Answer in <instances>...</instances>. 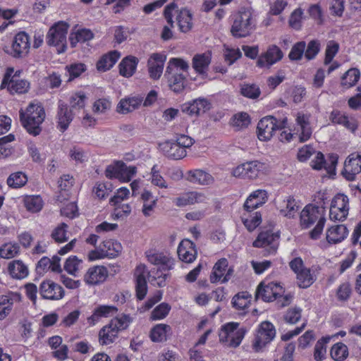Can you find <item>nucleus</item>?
I'll use <instances>...</instances> for the list:
<instances>
[{
  "label": "nucleus",
  "mask_w": 361,
  "mask_h": 361,
  "mask_svg": "<svg viewBox=\"0 0 361 361\" xmlns=\"http://www.w3.org/2000/svg\"><path fill=\"white\" fill-rule=\"evenodd\" d=\"M20 121L27 132L34 136L40 134L42 124L44 122L46 113L43 106L37 102H30L25 110L19 111Z\"/></svg>",
  "instance_id": "obj_1"
},
{
  "label": "nucleus",
  "mask_w": 361,
  "mask_h": 361,
  "mask_svg": "<svg viewBox=\"0 0 361 361\" xmlns=\"http://www.w3.org/2000/svg\"><path fill=\"white\" fill-rule=\"evenodd\" d=\"M164 16L171 27H173L176 23L180 32L187 33L193 27L192 11L186 7L178 8L177 4L174 2L164 8Z\"/></svg>",
  "instance_id": "obj_2"
},
{
  "label": "nucleus",
  "mask_w": 361,
  "mask_h": 361,
  "mask_svg": "<svg viewBox=\"0 0 361 361\" xmlns=\"http://www.w3.org/2000/svg\"><path fill=\"white\" fill-rule=\"evenodd\" d=\"M317 221V224L310 233L312 239H317L322 233L326 222V218L318 207L308 204L300 213V224L303 228H309Z\"/></svg>",
  "instance_id": "obj_3"
},
{
  "label": "nucleus",
  "mask_w": 361,
  "mask_h": 361,
  "mask_svg": "<svg viewBox=\"0 0 361 361\" xmlns=\"http://www.w3.org/2000/svg\"><path fill=\"white\" fill-rule=\"evenodd\" d=\"M131 322V317L127 314H122L112 319L108 324L103 326L99 331V343L105 345L112 343L117 338L118 332L127 329Z\"/></svg>",
  "instance_id": "obj_4"
},
{
  "label": "nucleus",
  "mask_w": 361,
  "mask_h": 361,
  "mask_svg": "<svg viewBox=\"0 0 361 361\" xmlns=\"http://www.w3.org/2000/svg\"><path fill=\"white\" fill-rule=\"evenodd\" d=\"M255 26L252 11L242 8L234 16L231 32L235 37H245L250 34Z\"/></svg>",
  "instance_id": "obj_5"
},
{
  "label": "nucleus",
  "mask_w": 361,
  "mask_h": 361,
  "mask_svg": "<svg viewBox=\"0 0 361 361\" xmlns=\"http://www.w3.org/2000/svg\"><path fill=\"white\" fill-rule=\"evenodd\" d=\"M247 333L245 327H240L238 322H228L223 325L219 332V341L224 345L236 348L239 346Z\"/></svg>",
  "instance_id": "obj_6"
},
{
  "label": "nucleus",
  "mask_w": 361,
  "mask_h": 361,
  "mask_svg": "<svg viewBox=\"0 0 361 361\" xmlns=\"http://www.w3.org/2000/svg\"><path fill=\"white\" fill-rule=\"evenodd\" d=\"M69 25L67 23L59 21L50 27L47 42L49 46L56 47L58 54L63 53L67 48L66 37Z\"/></svg>",
  "instance_id": "obj_7"
},
{
  "label": "nucleus",
  "mask_w": 361,
  "mask_h": 361,
  "mask_svg": "<svg viewBox=\"0 0 361 361\" xmlns=\"http://www.w3.org/2000/svg\"><path fill=\"white\" fill-rule=\"evenodd\" d=\"M287 123V118L278 121L275 117L269 116L262 118L257 124V137L261 141L269 140L277 129L285 127Z\"/></svg>",
  "instance_id": "obj_8"
},
{
  "label": "nucleus",
  "mask_w": 361,
  "mask_h": 361,
  "mask_svg": "<svg viewBox=\"0 0 361 361\" xmlns=\"http://www.w3.org/2000/svg\"><path fill=\"white\" fill-rule=\"evenodd\" d=\"M267 171V166L265 163L259 161H251L235 167L233 170V175L235 177L255 179L264 174Z\"/></svg>",
  "instance_id": "obj_9"
},
{
  "label": "nucleus",
  "mask_w": 361,
  "mask_h": 361,
  "mask_svg": "<svg viewBox=\"0 0 361 361\" xmlns=\"http://www.w3.org/2000/svg\"><path fill=\"white\" fill-rule=\"evenodd\" d=\"M283 293L284 288L281 283L265 279L259 284L256 291V298H261L265 302H271L281 296Z\"/></svg>",
  "instance_id": "obj_10"
},
{
  "label": "nucleus",
  "mask_w": 361,
  "mask_h": 361,
  "mask_svg": "<svg viewBox=\"0 0 361 361\" xmlns=\"http://www.w3.org/2000/svg\"><path fill=\"white\" fill-rule=\"evenodd\" d=\"M349 199L347 195L338 193L331 202L329 218L334 221H343L349 212Z\"/></svg>",
  "instance_id": "obj_11"
},
{
  "label": "nucleus",
  "mask_w": 361,
  "mask_h": 361,
  "mask_svg": "<svg viewBox=\"0 0 361 361\" xmlns=\"http://www.w3.org/2000/svg\"><path fill=\"white\" fill-rule=\"evenodd\" d=\"M13 68H8L1 84V89L6 88L13 94H24L30 89V82L26 80L19 79L13 75Z\"/></svg>",
  "instance_id": "obj_12"
},
{
  "label": "nucleus",
  "mask_w": 361,
  "mask_h": 361,
  "mask_svg": "<svg viewBox=\"0 0 361 361\" xmlns=\"http://www.w3.org/2000/svg\"><path fill=\"white\" fill-rule=\"evenodd\" d=\"M276 336V329L274 324L265 321L259 326L255 341L252 344L256 352L260 351L267 344L271 342Z\"/></svg>",
  "instance_id": "obj_13"
},
{
  "label": "nucleus",
  "mask_w": 361,
  "mask_h": 361,
  "mask_svg": "<svg viewBox=\"0 0 361 361\" xmlns=\"http://www.w3.org/2000/svg\"><path fill=\"white\" fill-rule=\"evenodd\" d=\"M279 235L271 231H261L252 245L255 247H263L265 249L264 255L275 254L279 246Z\"/></svg>",
  "instance_id": "obj_14"
},
{
  "label": "nucleus",
  "mask_w": 361,
  "mask_h": 361,
  "mask_svg": "<svg viewBox=\"0 0 361 361\" xmlns=\"http://www.w3.org/2000/svg\"><path fill=\"white\" fill-rule=\"evenodd\" d=\"M283 56V54L281 49L278 46L271 44L258 56L257 66L270 68L273 65L280 61Z\"/></svg>",
  "instance_id": "obj_15"
},
{
  "label": "nucleus",
  "mask_w": 361,
  "mask_h": 361,
  "mask_svg": "<svg viewBox=\"0 0 361 361\" xmlns=\"http://www.w3.org/2000/svg\"><path fill=\"white\" fill-rule=\"evenodd\" d=\"M233 273L232 268H228V262L226 258L219 259L214 265L209 280L212 283H226L229 281Z\"/></svg>",
  "instance_id": "obj_16"
},
{
  "label": "nucleus",
  "mask_w": 361,
  "mask_h": 361,
  "mask_svg": "<svg viewBox=\"0 0 361 361\" xmlns=\"http://www.w3.org/2000/svg\"><path fill=\"white\" fill-rule=\"evenodd\" d=\"M30 48L29 35L25 32H20L14 37L10 53L15 58H23L28 54Z\"/></svg>",
  "instance_id": "obj_17"
},
{
  "label": "nucleus",
  "mask_w": 361,
  "mask_h": 361,
  "mask_svg": "<svg viewBox=\"0 0 361 361\" xmlns=\"http://www.w3.org/2000/svg\"><path fill=\"white\" fill-rule=\"evenodd\" d=\"M39 293L44 299L50 300H59L65 295L63 288L51 280L43 281L40 284Z\"/></svg>",
  "instance_id": "obj_18"
},
{
  "label": "nucleus",
  "mask_w": 361,
  "mask_h": 361,
  "mask_svg": "<svg viewBox=\"0 0 361 361\" xmlns=\"http://www.w3.org/2000/svg\"><path fill=\"white\" fill-rule=\"evenodd\" d=\"M147 261L154 265L159 266L164 271L173 269L174 259L164 252L149 250L145 252Z\"/></svg>",
  "instance_id": "obj_19"
},
{
  "label": "nucleus",
  "mask_w": 361,
  "mask_h": 361,
  "mask_svg": "<svg viewBox=\"0 0 361 361\" xmlns=\"http://www.w3.org/2000/svg\"><path fill=\"white\" fill-rule=\"evenodd\" d=\"M360 172L361 153H353L346 159L342 173L348 180H354Z\"/></svg>",
  "instance_id": "obj_20"
},
{
  "label": "nucleus",
  "mask_w": 361,
  "mask_h": 361,
  "mask_svg": "<svg viewBox=\"0 0 361 361\" xmlns=\"http://www.w3.org/2000/svg\"><path fill=\"white\" fill-rule=\"evenodd\" d=\"M109 276L106 267L95 265L90 267L84 275V281L89 286H97L104 283Z\"/></svg>",
  "instance_id": "obj_21"
},
{
  "label": "nucleus",
  "mask_w": 361,
  "mask_h": 361,
  "mask_svg": "<svg viewBox=\"0 0 361 361\" xmlns=\"http://www.w3.org/2000/svg\"><path fill=\"white\" fill-rule=\"evenodd\" d=\"M310 116L302 112H298L296 116V126L295 130L298 135L300 142H304L308 140L312 134V128L310 123Z\"/></svg>",
  "instance_id": "obj_22"
},
{
  "label": "nucleus",
  "mask_w": 361,
  "mask_h": 361,
  "mask_svg": "<svg viewBox=\"0 0 361 361\" xmlns=\"http://www.w3.org/2000/svg\"><path fill=\"white\" fill-rule=\"evenodd\" d=\"M210 109V102L203 97H199L190 102H185L181 106L182 111L190 116L200 115Z\"/></svg>",
  "instance_id": "obj_23"
},
{
  "label": "nucleus",
  "mask_w": 361,
  "mask_h": 361,
  "mask_svg": "<svg viewBox=\"0 0 361 361\" xmlns=\"http://www.w3.org/2000/svg\"><path fill=\"white\" fill-rule=\"evenodd\" d=\"M148 270L147 267L140 264L137 266L135 270L136 296L138 300H142L147 293V279Z\"/></svg>",
  "instance_id": "obj_24"
},
{
  "label": "nucleus",
  "mask_w": 361,
  "mask_h": 361,
  "mask_svg": "<svg viewBox=\"0 0 361 361\" xmlns=\"http://www.w3.org/2000/svg\"><path fill=\"white\" fill-rule=\"evenodd\" d=\"M207 199V197L203 192L188 191L181 193L174 199L173 202L178 207H184L195 204L205 203Z\"/></svg>",
  "instance_id": "obj_25"
},
{
  "label": "nucleus",
  "mask_w": 361,
  "mask_h": 361,
  "mask_svg": "<svg viewBox=\"0 0 361 361\" xmlns=\"http://www.w3.org/2000/svg\"><path fill=\"white\" fill-rule=\"evenodd\" d=\"M338 163V156L336 154H331L328 160L324 159V154L319 152L316 157L312 161V166L314 169L321 170L324 169L329 175L336 174V167Z\"/></svg>",
  "instance_id": "obj_26"
},
{
  "label": "nucleus",
  "mask_w": 361,
  "mask_h": 361,
  "mask_svg": "<svg viewBox=\"0 0 361 361\" xmlns=\"http://www.w3.org/2000/svg\"><path fill=\"white\" fill-rule=\"evenodd\" d=\"M118 311L114 305H99L94 307L92 315L87 317V321L90 326L96 325L102 318L114 316Z\"/></svg>",
  "instance_id": "obj_27"
},
{
  "label": "nucleus",
  "mask_w": 361,
  "mask_h": 361,
  "mask_svg": "<svg viewBox=\"0 0 361 361\" xmlns=\"http://www.w3.org/2000/svg\"><path fill=\"white\" fill-rule=\"evenodd\" d=\"M143 102L140 95H130L122 98L116 106V111L121 114H127L139 109Z\"/></svg>",
  "instance_id": "obj_28"
},
{
  "label": "nucleus",
  "mask_w": 361,
  "mask_h": 361,
  "mask_svg": "<svg viewBox=\"0 0 361 361\" xmlns=\"http://www.w3.org/2000/svg\"><path fill=\"white\" fill-rule=\"evenodd\" d=\"M329 119L332 123L342 126L353 133L357 128V122L354 117L348 116L338 109L331 111Z\"/></svg>",
  "instance_id": "obj_29"
},
{
  "label": "nucleus",
  "mask_w": 361,
  "mask_h": 361,
  "mask_svg": "<svg viewBox=\"0 0 361 361\" xmlns=\"http://www.w3.org/2000/svg\"><path fill=\"white\" fill-rule=\"evenodd\" d=\"M73 119V114L72 111L68 109L67 104L64 102L59 101L58 105L57 112V128L63 133L69 127L70 123Z\"/></svg>",
  "instance_id": "obj_30"
},
{
  "label": "nucleus",
  "mask_w": 361,
  "mask_h": 361,
  "mask_svg": "<svg viewBox=\"0 0 361 361\" xmlns=\"http://www.w3.org/2000/svg\"><path fill=\"white\" fill-rule=\"evenodd\" d=\"M166 59L164 54L159 53H155L150 56L148 60V67L149 75L152 79L157 80L161 77Z\"/></svg>",
  "instance_id": "obj_31"
},
{
  "label": "nucleus",
  "mask_w": 361,
  "mask_h": 361,
  "mask_svg": "<svg viewBox=\"0 0 361 361\" xmlns=\"http://www.w3.org/2000/svg\"><path fill=\"white\" fill-rule=\"evenodd\" d=\"M177 252L179 259L186 263L192 262L197 256L195 245L188 239H185L180 243Z\"/></svg>",
  "instance_id": "obj_32"
},
{
  "label": "nucleus",
  "mask_w": 361,
  "mask_h": 361,
  "mask_svg": "<svg viewBox=\"0 0 361 361\" xmlns=\"http://www.w3.org/2000/svg\"><path fill=\"white\" fill-rule=\"evenodd\" d=\"M267 199V192L265 190L258 189L247 197L244 203V209L246 212H252L264 204Z\"/></svg>",
  "instance_id": "obj_33"
},
{
  "label": "nucleus",
  "mask_w": 361,
  "mask_h": 361,
  "mask_svg": "<svg viewBox=\"0 0 361 361\" xmlns=\"http://www.w3.org/2000/svg\"><path fill=\"white\" fill-rule=\"evenodd\" d=\"M160 149L169 159L178 160L186 156V150L176 142L166 141L159 145Z\"/></svg>",
  "instance_id": "obj_34"
},
{
  "label": "nucleus",
  "mask_w": 361,
  "mask_h": 361,
  "mask_svg": "<svg viewBox=\"0 0 361 361\" xmlns=\"http://www.w3.org/2000/svg\"><path fill=\"white\" fill-rule=\"evenodd\" d=\"M60 261V257L56 255L53 256L51 259L43 257L38 262L36 271L39 274H44L49 270L53 272H60L61 271Z\"/></svg>",
  "instance_id": "obj_35"
},
{
  "label": "nucleus",
  "mask_w": 361,
  "mask_h": 361,
  "mask_svg": "<svg viewBox=\"0 0 361 361\" xmlns=\"http://www.w3.org/2000/svg\"><path fill=\"white\" fill-rule=\"evenodd\" d=\"M348 235V230L343 224L333 226L326 231V240L331 244L344 240Z\"/></svg>",
  "instance_id": "obj_36"
},
{
  "label": "nucleus",
  "mask_w": 361,
  "mask_h": 361,
  "mask_svg": "<svg viewBox=\"0 0 361 361\" xmlns=\"http://www.w3.org/2000/svg\"><path fill=\"white\" fill-rule=\"evenodd\" d=\"M142 202V212L145 216H150L157 204L158 198L152 192L145 189L140 195Z\"/></svg>",
  "instance_id": "obj_37"
},
{
  "label": "nucleus",
  "mask_w": 361,
  "mask_h": 361,
  "mask_svg": "<svg viewBox=\"0 0 361 361\" xmlns=\"http://www.w3.org/2000/svg\"><path fill=\"white\" fill-rule=\"evenodd\" d=\"M120 56V53L116 50L104 54L97 63V69L100 72L109 70L117 62Z\"/></svg>",
  "instance_id": "obj_38"
},
{
  "label": "nucleus",
  "mask_w": 361,
  "mask_h": 361,
  "mask_svg": "<svg viewBox=\"0 0 361 361\" xmlns=\"http://www.w3.org/2000/svg\"><path fill=\"white\" fill-rule=\"evenodd\" d=\"M187 180L199 185H209L213 182L212 175L201 169L189 171L187 173Z\"/></svg>",
  "instance_id": "obj_39"
},
{
  "label": "nucleus",
  "mask_w": 361,
  "mask_h": 361,
  "mask_svg": "<svg viewBox=\"0 0 361 361\" xmlns=\"http://www.w3.org/2000/svg\"><path fill=\"white\" fill-rule=\"evenodd\" d=\"M10 276L16 279H23L28 276L27 267L21 260H13L8 267Z\"/></svg>",
  "instance_id": "obj_40"
},
{
  "label": "nucleus",
  "mask_w": 361,
  "mask_h": 361,
  "mask_svg": "<svg viewBox=\"0 0 361 361\" xmlns=\"http://www.w3.org/2000/svg\"><path fill=\"white\" fill-rule=\"evenodd\" d=\"M166 75L171 90L175 92H180L184 89L185 77L182 73L166 71Z\"/></svg>",
  "instance_id": "obj_41"
},
{
  "label": "nucleus",
  "mask_w": 361,
  "mask_h": 361,
  "mask_svg": "<svg viewBox=\"0 0 361 361\" xmlns=\"http://www.w3.org/2000/svg\"><path fill=\"white\" fill-rule=\"evenodd\" d=\"M211 58L212 56L210 52L195 55L192 59L193 68L199 74L205 73L211 63Z\"/></svg>",
  "instance_id": "obj_42"
},
{
  "label": "nucleus",
  "mask_w": 361,
  "mask_h": 361,
  "mask_svg": "<svg viewBox=\"0 0 361 361\" xmlns=\"http://www.w3.org/2000/svg\"><path fill=\"white\" fill-rule=\"evenodd\" d=\"M300 209V205L292 197L284 200L279 206L280 214L286 217H294Z\"/></svg>",
  "instance_id": "obj_43"
},
{
  "label": "nucleus",
  "mask_w": 361,
  "mask_h": 361,
  "mask_svg": "<svg viewBox=\"0 0 361 361\" xmlns=\"http://www.w3.org/2000/svg\"><path fill=\"white\" fill-rule=\"evenodd\" d=\"M138 60L135 56H127L124 58L119 64L120 74L128 78L135 72Z\"/></svg>",
  "instance_id": "obj_44"
},
{
  "label": "nucleus",
  "mask_w": 361,
  "mask_h": 361,
  "mask_svg": "<svg viewBox=\"0 0 361 361\" xmlns=\"http://www.w3.org/2000/svg\"><path fill=\"white\" fill-rule=\"evenodd\" d=\"M252 299V295L247 291H242L233 296L232 298L233 307L238 310L245 311L248 308Z\"/></svg>",
  "instance_id": "obj_45"
},
{
  "label": "nucleus",
  "mask_w": 361,
  "mask_h": 361,
  "mask_svg": "<svg viewBox=\"0 0 361 361\" xmlns=\"http://www.w3.org/2000/svg\"><path fill=\"white\" fill-rule=\"evenodd\" d=\"M94 37L93 33L89 29H80L70 35L69 40L71 47H75L78 43H83L91 40Z\"/></svg>",
  "instance_id": "obj_46"
},
{
  "label": "nucleus",
  "mask_w": 361,
  "mask_h": 361,
  "mask_svg": "<svg viewBox=\"0 0 361 361\" xmlns=\"http://www.w3.org/2000/svg\"><path fill=\"white\" fill-rule=\"evenodd\" d=\"M330 336H323L318 340L314 348V359L315 361H324L326 357V345L331 341Z\"/></svg>",
  "instance_id": "obj_47"
},
{
  "label": "nucleus",
  "mask_w": 361,
  "mask_h": 361,
  "mask_svg": "<svg viewBox=\"0 0 361 361\" xmlns=\"http://www.w3.org/2000/svg\"><path fill=\"white\" fill-rule=\"evenodd\" d=\"M241 219L244 226L249 231H254L262 222V216L258 212L253 214H251V212H247L243 214Z\"/></svg>",
  "instance_id": "obj_48"
},
{
  "label": "nucleus",
  "mask_w": 361,
  "mask_h": 361,
  "mask_svg": "<svg viewBox=\"0 0 361 361\" xmlns=\"http://www.w3.org/2000/svg\"><path fill=\"white\" fill-rule=\"evenodd\" d=\"M163 269H152L148 271L147 279L148 281L154 286L164 287L166 285V281L168 274L163 272Z\"/></svg>",
  "instance_id": "obj_49"
},
{
  "label": "nucleus",
  "mask_w": 361,
  "mask_h": 361,
  "mask_svg": "<svg viewBox=\"0 0 361 361\" xmlns=\"http://www.w3.org/2000/svg\"><path fill=\"white\" fill-rule=\"evenodd\" d=\"M24 206L32 213L39 212L43 207V200L39 195H27L23 198Z\"/></svg>",
  "instance_id": "obj_50"
},
{
  "label": "nucleus",
  "mask_w": 361,
  "mask_h": 361,
  "mask_svg": "<svg viewBox=\"0 0 361 361\" xmlns=\"http://www.w3.org/2000/svg\"><path fill=\"white\" fill-rule=\"evenodd\" d=\"M103 250L108 256V258H114L118 255L122 250L121 244L117 240L107 239L101 244Z\"/></svg>",
  "instance_id": "obj_51"
},
{
  "label": "nucleus",
  "mask_w": 361,
  "mask_h": 361,
  "mask_svg": "<svg viewBox=\"0 0 361 361\" xmlns=\"http://www.w3.org/2000/svg\"><path fill=\"white\" fill-rule=\"evenodd\" d=\"M296 279L298 285L301 288H309L315 281L314 276L308 268H305L297 273Z\"/></svg>",
  "instance_id": "obj_52"
},
{
  "label": "nucleus",
  "mask_w": 361,
  "mask_h": 361,
  "mask_svg": "<svg viewBox=\"0 0 361 361\" xmlns=\"http://www.w3.org/2000/svg\"><path fill=\"white\" fill-rule=\"evenodd\" d=\"M171 330L170 326L164 324H157L150 332V338L154 342H162L166 340L167 333Z\"/></svg>",
  "instance_id": "obj_53"
},
{
  "label": "nucleus",
  "mask_w": 361,
  "mask_h": 361,
  "mask_svg": "<svg viewBox=\"0 0 361 361\" xmlns=\"http://www.w3.org/2000/svg\"><path fill=\"white\" fill-rule=\"evenodd\" d=\"M330 355L335 361H343L348 356V348L344 343H337L331 347Z\"/></svg>",
  "instance_id": "obj_54"
},
{
  "label": "nucleus",
  "mask_w": 361,
  "mask_h": 361,
  "mask_svg": "<svg viewBox=\"0 0 361 361\" xmlns=\"http://www.w3.org/2000/svg\"><path fill=\"white\" fill-rule=\"evenodd\" d=\"M111 109V102L106 98L96 99L92 107L95 115H106Z\"/></svg>",
  "instance_id": "obj_55"
},
{
  "label": "nucleus",
  "mask_w": 361,
  "mask_h": 361,
  "mask_svg": "<svg viewBox=\"0 0 361 361\" xmlns=\"http://www.w3.org/2000/svg\"><path fill=\"white\" fill-rule=\"evenodd\" d=\"M189 68L188 63L183 59L171 58L168 62L166 71L176 73L187 72Z\"/></svg>",
  "instance_id": "obj_56"
},
{
  "label": "nucleus",
  "mask_w": 361,
  "mask_h": 361,
  "mask_svg": "<svg viewBox=\"0 0 361 361\" xmlns=\"http://www.w3.org/2000/svg\"><path fill=\"white\" fill-rule=\"evenodd\" d=\"M27 182V176L21 171L13 173L7 178L8 185L13 188H20L24 186Z\"/></svg>",
  "instance_id": "obj_57"
},
{
  "label": "nucleus",
  "mask_w": 361,
  "mask_h": 361,
  "mask_svg": "<svg viewBox=\"0 0 361 361\" xmlns=\"http://www.w3.org/2000/svg\"><path fill=\"white\" fill-rule=\"evenodd\" d=\"M360 71L357 68L348 70L341 79V85L345 88H349L355 85L360 78Z\"/></svg>",
  "instance_id": "obj_58"
},
{
  "label": "nucleus",
  "mask_w": 361,
  "mask_h": 361,
  "mask_svg": "<svg viewBox=\"0 0 361 361\" xmlns=\"http://www.w3.org/2000/svg\"><path fill=\"white\" fill-rule=\"evenodd\" d=\"M82 260L75 255L70 256L66 261L64 269L70 274L75 276L81 269Z\"/></svg>",
  "instance_id": "obj_59"
},
{
  "label": "nucleus",
  "mask_w": 361,
  "mask_h": 361,
  "mask_svg": "<svg viewBox=\"0 0 361 361\" xmlns=\"http://www.w3.org/2000/svg\"><path fill=\"white\" fill-rule=\"evenodd\" d=\"M19 250L18 243H5L0 247V257L4 259L13 258L18 255Z\"/></svg>",
  "instance_id": "obj_60"
},
{
  "label": "nucleus",
  "mask_w": 361,
  "mask_h": 361,
  "mask_svg": "<svg viewBox=\"0 0 361 361\" xmlns=\"http://www.w3.org/2000/svg\"><path fill=\"white\" fill-rule=\"evenodd\" d=\"M339 51V44L338 42L330 40L327 42L326 50H325V58L324 61V65L330 64L334 58L338 54Z\"/></svg>",
  "instance_id": "obj_61"
},
{
  "label": "nucleus",
  "mask_w": 361,
  "mask_h": 361,
  "mask_svg": "<svg viewBox=\"0 0 361 361\" xmlns=\"http://www.w3.org/2000/svg\"><path fill=\"white\" fill-rule=\"evenodd\" d=\"M13 305V299L8 295H0V320L6 318L11 312Z\"/></svg>",
  "instance_id": "obj_62"
},
{
  "label": "nucleus",
  "mask_w": 361,
  "mask_h": 361,
  "mask_svg": "<svg viewBox=\"0 0 361 361\" xmlns=\"http://www.w3.org/2000/svg\"><path fill=\"white\" fill-rule=\"evenodd\" d=\"M231 125L238 129L246 128L250 123V118L248 114L240 112L235 114L231 118Z\"/></svg>",
  "instance_id": "obj_63"
},
{
  "label": "nucleus",
  "mask_w": 361,
  "mask_h": 361,
  "mask_svg": "<svg viewBox=\"0 0 361 361\" xmlns=\"http://www.w3.org/2000/svg\"><path fill=\"white\" fill-rule=\"evenodd\" d=\"M170 310L171 306L166 302H162L153 310L150 319L153 321L162 319L168 315Z\"/></svg>",
  "instance_id": "obj_64"
}]
</instances>
